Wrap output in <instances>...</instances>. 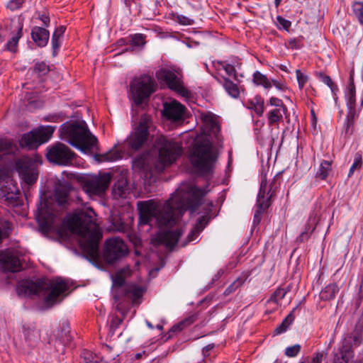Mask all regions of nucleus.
I'll return each mask as SVG.
<instances>
[{
	"instance_id": "nucleus-29",
	"label": "nucleus",
	"mask_w": 363,
	"mask_h": 363,
	"mask_svg": "<svg viewBox=\"0 0 363 363\" xmlns=\"http://www.w3.org/2000/svg\"><path fill=\"white\" fill-rule=\"evenodd\" d=\"M113 192L116 196L125 197L129 194V188L126 179H121L118 180L114 184Z\"/></svg>"
},
{
	"instance_id": "nucleus-30",
	"label": "nucleus",
	"mask_w": 363,
	"mask_h": 363,
	"mask_svg": "<svg viewBox=\"0 0 363 363\" xmlns=\"http://www.w3.org/2000/svg\"><path fill=\"white\" fill-rule=\"evenodd\" d=\"M223 86L226 92L233 98H238L240 95V90L236 84L230 81L228 78L224 77Z\"/></svg>"
},
{
	"instance_id": "nucleus-48",
	"label": "nucleus",
	"mask_w": 363,
	"mask_h": 363,
	"mask_svg": "<svg viewBox=\"0 0 363 363\" xmlns=\"http://www.w3.org/2000/svg\"><path fill=\"white\" fill-rule=\"evenodd\" d=\"M49 70L50 69L48 65L43 62H37L34 67V72L40 76L45 75Z\"/></svg>"
},
{
	"instance_id": "nucleus-27",
	"label": "nucleus",
	"mask_w": 363,
	"mask_h": 363,
	"mask_svg": "<svg viewBox=\"0 0 363 363\" xmlns=\"http://www.w3.org/2000/svg\"><path fill=\"white\" fill-rule=\"evenodd\" d=\"M248 108L252 109L258 116H262L264 111V101L260 96H256L247 103Z\"/></svg>"
},
{
	"instance_id": "nucleus-3",
	"label": "nucleus",
	"mask_w": 363,
	"mask_h": 363,
	"mask_svg": "<svg viewBox=\"0 0 363 363\" xmlns=\"http://www.w3.org/2000/svg\"><path fill=\"white\" fill-rule=\"evenodd\" d=\"M69 290L68 282L62 278L53 279H38L36 281L24 279L17 284L16 291L19 296H42L48 307H52L60 303L65 296V293Z\"/></svg>"
},
{
	"instance_id": "nucleus-46",
	"label": "nucleus",
	"mask_w": 363,
	"mask_h": 363,
	"mask_svg": "<svg viewBox=\"0 0 363 363\" xmlns=\"http://www.w3.org/2000/svg\"><path fill=\"white\" fill-rule=\"evenodd\" d=\"M362 166V157L359 153H356L354 155V162L352 164L349 173L348 177H351L356 169H361Z\"/></svg>"
},
{
	"instance_id": "nucleus-59",
	"label": "nucleus",
	"mask_w": 363,
	"mask_h": 363,
	"mask_svg": "<svg viewBox=\"0 0 363 363\" xmlns=\"http://www.w3.org/2000/svg\"><path fill=\"white\" fill-rule=\"evenodd\" d=\"M323 359V354L322 352H318L313 354V357L311 359V363H322Z\"/></svg>"
},
{
	"instance_id": "nucleus-47",
	"label": "nucleus",
	"mask_w": 363,
	"mask_h": 363,
	"mask_svg": "<svg viewBox=\"0 0 363 363\" xmlns=\"http://www.w3.org/2000/svg\"><path fill=\"white\" fill-rule=\"evenodd\" d=\"M99 357L89 351H84L81 357L80 363H98Z\"/></svg>"
},
{
	"instance_id": "nucleus-57",
	"label": "nucleus",
	"mask_w": 363,
	"mask_h": 363,
	"mask_svg": "<svg viewBox=\"0 0 363 363\" xmlns=\"http://www.w3.org/2000/svg\"><path fill=\"white\" fill-rule=\"evenodd\" d=\"M277 20L280 26H281L284 30H288L291 26V22L284 18L283 17L278 16L277 17Z\"/></svg>"
},
{
	"instance_id": "nucleus-50",
	"label": "nucleus",
	"mask_w": 363,
	"mask_h": 363,
	"mask_svg": "<svg viewBox=\"0 0 363 363\" xmlns=\"http://www.w3.org/2000/svg\"><path fill=\"white\" fill-rule=\"evenodd\" d=\"M301 349V347L298 344L294 345L288 347L285 350V355L289 357H294L298 354Z\"/></svg>"
},
{
	"instance_id": "nucleus-44",
	"label": "nucleus",
	"mask_w": 363,
	"mask_h": 363,
	"mask_svg": "<svg viewBox=\"0 0 363 363\" xmlns=\"http://www.w3.org/2000/svg\"><path fill=\"white\" fill-rule=\"evenodd\" d=\"M130 44L135 46L143 48L146 43V36L143 33H135L130 35Z\"/></svg>"
},
{
	"instance_id": "nucleus-21",
	"label": "nucleus",
	"mask_w": 363,
	"mask_h": 363,
	"mask_svg": "<svg viewBox=\"0 0 363 363\" xmlns=\"http://www.w3.org/2000/svg\"><path fill=\"white\" fill-rule=\"evenodd\" d=\"M204 131L206 135L215 138L217 143L222 142V136L220 134V125L217 121L211 116H206L203 118Z\"/></svg>"
},
{
	"instance_id": "nucleus-52",
	"label": "nucleus",
	"mask_w": 363,
	"mask_h": 363,
	"mask_svg": "<svg viewBox=\"0 0 363 363\" xmlns=\"http://www.w3.org/2000/svg\"><path fill=\"white\" fill-rule=\"evenodd\" d=\"M296 78L298 84V87L302 89L306 82H308V77L301 72L300 69L296 71Z\"/></svg>"
},
{
	"instance_id": "nucleus-63",
	"label": "nucleus",
	"mask_w": 363,
	"mask_h": 363,
	"mask_svg": "<svg viewBox=\"0 0 363 363\" xmlns=\"http://www.w3.org/2000/svg\"><path fill=\"white\" fill-rule=\"evenodd\" d=\"M272 85L273 84L275 87H277L279 90H284L285 89V85L284 83L280 82L277 80H272Z\"/></svg>"
},
{
	"instance_id": "nucleus-7",
	"label": "nucleus",
	"mask_w": 363,
	"mask_h": 363,
	"mask_svg": "<svg viewBox=\"0 0 363 363\" xmlns=\"http://www.w3.org/2000/svg\"><path fill=\"white\" fill-rule=\"evenodd\" d=\"M155 76L158 81L180 96L186 99L191 97V92L184 86L180 71L162 68L156 72Z\"/></svg>"
},
{
	"instance_id": "nucleus-5",
	"label": "nucleus",
	"mask_w": 363,
	"mask_h": 363,
	"mask_svg": "<svg viewBox=\"0 0 363 363\" xmlns=\"http://www.w3.org/2000/svg\"><path fill=\"white\" fill-rule=\"evenodd\" d=\"M218 154L209 141H201L192 148L189 160L196 172L201 175L211 174L217 161Z\"/></svg>"
},
{
	"instance_id": "nucleus-38",
	"label": "nucleus",
	"mask_w": 363,
	"mask_h": 363,
	"mask_svg": "<svg viewBox=\"0 0 363 363\" xmlns=\"http://www.w3.org/2000/svg\"><path fill=\"white\" fill-rule=\"evenodd\" d=\"M315 76L322 82L328 85L331 89L333 94L335 96L336 92L338 91L337 86L332 81L331 78L323 72H316Z\"/></svg>"
},
{
	"instance_id": "nucleus-62",
	"label": "nucleus",
	"mask_w": 363,
	"mask_h": 363,
	"mask_svg": "<svg viewBox=\"0 0 363 363\" xmlns=\"http://www.w3.org/2000/svg\"><path fill=\"white\" fill-rule=\"evenodd\" d=\"M289 45L292 49H298L300 48L298 45V40L296 38L290 39L289 40Z\"/></svg>"
},
{
	"instance_id": "nucleus-24",
	"label": "nucleus",
	"mask_w": 363,
	"mask_h": 363,
	"mask_svg": "<svg viewBox=\"0 0 363 363\" xmlns=\"http://www.w3.org/2000/svg\"><path fill=\"white\" fill-rule=\"evenodd\" d=\"M208 222V218H207L206 216H201L197 220L194 227L192 228V230L189 233V235L186 238V240L184 242V243L182 245L185 246L190 242L195 240L199 235L200 233L205 228Z\"/></svg>"
},
{
	"instance_id": "nucleus-12",
	"label": "nucleus",
	"mask_w": 363,
	"mask_h": 363,
	"mask_svg": "<svg viewBox=\"0 0 363 363\" xmlns=\"http://www.w3.org/2000/svg\"><path fill=\"white\" fill-rule=\"evenodd\" d=\"M274 183H272L269 186L266 177L262 179L260 188L257 199V210L254 215L253 223L255 225L259 223L262 219V215L271 205V199L274 194V189H273Z\"/></svg>"
},
{
	"instance_id": "nucleus-18",
	"label": "nucleus",
	"mask_w": 363,
	"mask_h": 363,
	"mask_svg": "<svg viewBox=\"0 0 363 363\" xmlns=\"http://www.w3.org/2000/svg\"><path fill=\"white\" fill-rule=\"evenodd\" d=\"M111 181V174L104 173L99 177H93L86 180L83 189L86 193L90 195H99L107 189Z\"/></svg>"
},
{
	"instance_id": "nucleus-1",
	"label": "nucleus",
	"mask_w": 363,
	"mask_h": 363,
	"mask_svg": "<svg viewBox=\"0 0 363 363\" xmlns=\"http://www.w3.org/2000/svg\"><path fill=\"white\" fill-rule=\"evenodd\" d=\"M205 194L204 189L187 185L179 189L162 206L153 199L138 201L140 223L150 224L155 218L161 229L171 228L178 223L186 211L195 212Z\"/></svg>"
},
{
	"instance_id": "nucleus-31",
	"label": "nucleus",
	"mask_w": 363,
	"mask_h": 363,
	"mask_svg": "<svg viewBox=\"0 0 363 363\" xmlns=\"http://www.w3.org/2000/svg\"><path fill=\"white\" fill-rule=\"evenodd\" d=\"M248 277L247 273H243L238 277L230 286H228L224 291V295L228 296L234 292L237 289L240 287L246 281Z\"/></svg>"
},
{
	"instance_id": "nucleus-34",
	"label": "nucleus",
	"mask_w": 363,
	"mask_h": 363,
	"mask_svg": "<svg viewBox=\"0 0 363 363\" xmlns=\"http://www.w3.org/2000/svg\"><path fill=\"white\" fill-rule=\"evenodd\" d=\"M253 82L256 85L264 86L265 89H270L272 87L271 81L266 75L262 74L259 71H256L253 74Z\"/></svg>"
},
{
	"instance_id": "nucleus-11",
	"label": "nucleus",
	"mask_w": 363,
	"mask_h": 363,
	"mask_svg": "<svg viewBox=\"0 0 363 363\" xmlns=\"http://www.w3.org/2000/svg\"><path fill=\"white\" fill-rule=\"evenodd\" d=\"M46 157L48 160L60 166H67L72 164L75 153L66 145L57 142L47 148Z\"/></svg>"
},
{
	"instance_id": "nucleus-15",
	"label": "nucleus",
	"mask_w": 363,
	"mask_h": 363,
	"mask_svg": "<svg viewBox=\"0 0 363 363\" xmlns=\"http://www.w3.org/2000/svg\"><path fill=\"white\" fill-rule=\"evenodd\" d=\"M16 170L22 180L28 185L35 183L38 177L37 164L28 157H23L16 161Z\"/></svg>"
},
{
	"instance_id": "nucleus-56",
	"label": "nucleus",
	"mask_w": 363,
	"mask_h": 363,
	"mask_svg": "<svg viewBox=\"0 0 363 363\" xmlns=\"http://www.w3.org/2000/svg\"><path fill=\"white\" fill-rule=\"evenodd\" d=\"M60 38L52 37V56L55 57L57 55L58 50L60 48Z\"/></svg>"
},
{
	"instance_id": "nucleus-42",
	"label": "nucleus",
	"mask_w": 363,
	"mask_h": 363,
	"mask_svg": "<svg viewBox=\"0 0 363 363\" xmlns=\"http://www.w3.org/2000/svg\"><path fill=\"white\" fill-rule=\"evenodd\" d=\"M315 228V227L313 225V223H311V218H310L306 224L304 231L297 238V241L302 242L307 240Z\"/></svg>"
},
{
	"instance_id": "nucleus-22",
	"label": "nucleus",
	"mask_w": 363,
	"mask_h": 363,
	"mask_svg": "<svg viewBox=\"0 0 363 363\" xmlns=\"http://www.w3.org/2000/svg\"><path fill=\"white\" fill-rule=\"evenodd\" d=\"M72 189L71 184L65 182L59 183L54 191V198L60 206H65L67 203L69 191Z\"/></svg>"
},
{
	"instance_id": "nucleus-36",
	"label": "nucleus",
	"mask_w": 363,
	"mask_h": 363,
	"mask_svg": "<svg viewBox=\"0 0 363 363\" xmlns=\"http://www.w3.org/2000/svg\"><path fill=\"white\" fill-rule=\"evenodd\" d=\"M294 309L283 320L282 323L275 329L274 333L279 335L285 332L289 326L294 322L295 316L294 315Z\"/></svg>"
},
{
	"instance_id": "nucleus-49",
	"label": "nucleus",
	"mask_w": 363,
	"mask_h": 363,
	"mask_svg": "<svg viewBox=\"0 0 363 363\" xmlns=\"http://www.w3.org/2000/svg\"><path fill=\"white\" fill-rule=\"evenodd\" d=\"M353 11L360 23L363 26V3L356 2L354 4Z\"/></svg>"
},
{
	"instance_id": "nucleus-39",
	"label": "nucleus",
	"mask_w": 363,
	"mask_h": 363,
	"mask_svg": "<svg viewBox=\"0 0 363 363\" xmlns=\"http://www.w3.org/2000/svg\"><path fill=\"white\" fill-rule=\"evenodd\" d=\"M331 171V162L323 160L320 166L318 171L316 172V177L322 180L325 179Z\"/></svg>"
},
{
	"instance_id": "nucleus-64",
	"label": "nucleus",
	"mask_w": 363,
	"mask_h": 363,
	"mask_svg": "<svg viewBox=\"0 0 363 363\" xmlns=\"http://www.w3.org/2000/svg\"><path fill=\"white\" fill-rule=\"evenodd\" d=\"M40 19L43 21L45 26H48L50 23V17L45 14H42Z\"/></svg>"
},
{
	"instance_id": "nucleus-43",
	"label": "nucleus",
	"mask_w": 363,
	"mask_h": 363,
	"mask_svg": "<svg viewBox=\"0 0 363 363\" xmlns=\"http://www.w3.org/2000/svg\"><path fill=\"white\" fill-rule=\"evenodd\" d=\"M12 143L6 140L0 139V161L3 157L12 152Z\"/></svg>"
},
{
	"instance_id": "nucleus-37",
	"label": "nucleus",
	"mask_w": 363,
	"mask_h": 363,
	"mask_svg": "<svg viewBox=\"0 0 363 363\" xmlns=\"http://www.w3.org/2000/svg\"><path fill=\"white\" fill-rule=\"evenodd\" d=\"M113 279V286L115 288L113 293L119 290V289L123 288L126 284H125V276L123 270L118 271L114 276L112 277Z\"/></svg>"
},
{
	"instance_id": "nucleus-55",
	"label": "nucleus",
	"mask_w": 363,
	"mask_h": 363,
	"mask_svg": "<svg viewBox=\"0 0 363 363\" xmlns=\"http://www.w3.org/2000/svg\"><path fill=\"white\" fill-rule=\"evenodd\" d=\"M24 3V0H10L7 4V7L12 11L21 8Z\"/></svg>"
},
{
	"instance_id": "nucleus-16",
	"label": "nucleus",
	"mask_w": 363,
	"mask_h": 363,
	"mask_svg": "<svg viewBox=\"0 0 363 363\" xmlns=\"http://www.w3.org/2000/svg\"><path fill=\"white\" fill-rule=\"evenodd\" d=\"M266 107L269 108L267 113V118L269 126L279 125V123L283 121V116L287 112V108L283 101L277 97H271L266 104Z\"/></svg>"
},
{
	"instance_id": "nucleus-53",
	"label": "nucleus",
	"mask_w": 363,
	"mask_h": 363,
	"mask_svg": "<svg viewBox=\"0 0 363 363\" xmlns=\"http://www.w3.org/2000/svg\"><path fill=\"white\" fill-rule=\"evenodd\" d=\"M286 291L284 289H277L272 295L271 300L274 302L281 300L286 296Z\"/></svg>"
},
{
	"instance_id": "nucleus-61",
	"label": "nucleus",
	"mask_w": 363,
	"mask_h": 363,
	"mask_svg": "<svg viewBox=\"0 0 363 363\" xmlns=\"http://www.w3.org/2000/svg\"><path fill=\"white\" fill-rule=\"evenodd\" d=\"M102 353H103V356H105V355H112L114 353H117L116 352H113V349L111 347L106 345H104L102 347Z\"/></svg>"
},
{
	"instance_id": "nucleus-4",
	"label": "nucleus",
	"mask_w": 363,
	"mask_h": 363,
	"mask_svg": "<svg viewBox=\"0 0 363 363\" xmlns=\"http://www.w3.org/2000/svg\"><path fill=\"white\" fill-rule=\"evenodd\" d=\"M60 137L83 152H88L97 147L98 140L82 122L65 123L60 128Z\"/></svg>"
},
{
	"instance_id": "nucleus-2",
	"label": "nucleus",
	"mask_w": 363,
	"mask_h": 363,
	"mask_svg": "<svg viewBox=\"0 0 363 363\" xmlns=\"http://www.w3.org/2000/svg\"><path fill=\"white\" fill-rule=\"evenodd\" d=\"M94 212L80 211L67 218V228L80 237L79 246L89 259L99 258V245L102 238V233L99 228L93 216Z\"/></svg>"
},
{
	"instance_id": "nucleus-35",
	"label": "nucleus",
	"mask_w": 363,
	"mask_h": 363,
	"mask_svg": "<svg viewBox=\"0 0 363 363\" xmlns=\"http://www.w3.org/2000/svg\"><path fill=\"white\" fill-rule=\"evenodd\" d=\"M347 93L346 95L347 105L350 110H354L355 106V86L353 80H351L347 86Z\"/></svg>"
},
{
	"instance_id": "nucleus-26",
	"label": "nucleus",
	"mask_w": 363,
	"mask_h": 363,
	"mask_svg": "<svg viewBox=\"0 0 363 363\" xmlns=\"http://www.w3.org/2000/svg\"><path fill=\"white\" fill-rule=\"evenodd\" d=\"M339 291L340 288L337 284H329L321 290L320 293V298L323 301L332 300L335 297Z\"/></svg>"
},
{
	"instance_id": "nucleus-41",
	"label": "nucleus",
	"mask_w": 363,
	"mask_h": 363,
	"mask_svg": "<svg viewBox=\"0 0 363 363\" xmlns=\"http://www.w3.org/2000/svg\"><path fill=\"white\" fill-rule=\"evenodd\" d=\"M112 225L114 230L121 233H125L130 228L129 225L125 223L121 217H114L112 219Z\"/></svg>"
},
{
	"instance_id": "nucleus-19",
	"label": "nucleus",
	"mask_w": 363,
	"mask_h": 363,
	"mask_svg": "<svg viewBox=\"0 0 363 363\" xmlns=\"http://www.w3.org/2000/svg\"><path fill=\"white\" fill-rule=\"evenodd\" d=\"M182 233L181 229L176 228L174 230H164L157 234L152 239L154 245H164L172 250L177 245Z\"/></svg>"
},
{
	"instance_id": "nucleus-40",
	"label": "nucleus",
	"mask_w": 363,
	"mask_h": 363,
	"mask_svg": "<svg viewBox=\"0 0 363 363\" xmlns=\"http://www.w3.org/2000/svg\"><path fill=\"white\" fill-rule=\"evenodd\" d=\"M11 230V223L5 219L0 218V242L3 239L9 236Z\"/></svg>"
},
{
	"instance_id": "nucleus-45",
	"label": "nucleus",
	"mask_w": 363,
	"mask_h": 363,
	"mask_svg": "<svg viewBox=\"0 0 363 363\" xmlns=\"http://www.w3.org/2000/svg\"><path fill=\"white\" fill-rule=\"evenodd\" d=\"M39 222L42 228L46 230H49L51 229L53 224V215L50 214L48 216V218H45V216L41 215L39 216Z\"/></svg>"
},
{
	"instance_id": "nucleus-20",
	"label": "nucleus",
	"mask_w": 363,
	"mask_h": 363,
	"mask_svg": "<svg viewBox=\"0 0 363 363\" xmlns=\"http://www.w3.org/2000/svg\"><path fill=\"white\" fill-rule=\"evenodd\" d=\"M185 107L177 101L164 104L162 115L167 120L177 122L183 119Z\"/></svg>"
},
{
	"instance_id": "nucleus-25",
	"label": "nucleus",
	"mask_w": 363,
	"mask_h": 363,
	"mask_svg": "<svg viewBox=\"0 0 363 363\" xmlns=\"http://www.w3.org/2000/svg\"><path fill=\"white\" fill-rule=\"evenodd\" d=\"M11 191L6 189H1L2 198L8 206H16L19 203V191L15 185H13Z\"/></svg>"
},
{
	"instance_id": "nucleus-6",
	"label": "nucleus",
	"mask_w": 363,
	"mask_h": 363,
	"mask_svg": "<svg viewBox=\"0 0 363 363\" xmlns=\"http://www.w3.org/2000/svg\"><path fill=\"white\" fill-rule=\"evenodd\" d=\"M155 143L159 150V162L164 167L171 165L182 153L181 144L165 136L158 137Z\"/></svg>"
},
{
	"instance_id": "nucleus-13",
	"label": "nucleus",
	"mask_w": 363,
	"mask_h": 363,
	"mask_svg": "<svg viewBox=\"0 0 363 363\" xmlns=\"http://www.w3.org/2000/svg\"><path fill=\"white\" fill-rule=\"evenodd\" d=\"M152 123L150 117L144 115L141 117L138 127L127 139L128 146L134 150H140L145 143L149 135V128Z\"/></svg>"
},
{
	"instance_id": "nucleus-51",
	"label": "nucleus",
	"mask_w": 363,
	"mask_h": 363,
	"mask_svg": "<svg viewBox=\"0 0 363 363\" xmlns=\"http://www.w3.org/2000/svg\"><path fill=\"white\" fill-rule=\"evenodd\" d=\"M218 64L223 67L228 76L236 77V70L233 65L225 62H218Z\"/></svg>"
},
{
	"instance_id": "nucleus-54",
	"label": "nucleus",
	"mask_w": 363,
	"mask_h": 363,
	"mask_svg": "<svg viewBox=\"0 0 363 363\" xmlns=\"http://www.w3.org/2000/svg\"><path fill=\"white\" fill-rule=\"evenodd\" d=\"M354 111V110H350V113L347 116L346 123L345 124L346 133H348L350 131V128L353 126Z\"/></svg>"
},
{
	"instance_id": "nucleus-8",
	"label": "nucleus",
	"mask_w": 363,
	"mask_h": 363,
	"mask_svg": "<svg viewBox=\"0 0 363 363\" xmlns=\"http://www.w3.org/2000/svg\"><path fill=\"white\" fill-rule=\"evenodd\" d=\"M156 89L155 79L148 75H143L130 83V91L136 105H141Z\"/></svg>"
},
{
	"instance_id": "nucleus-28",
	"label": "nucleus",
	"mask_w": 363,
	"mask_h": 363,
	"mask_svg": "<svg viewBox=\"0 0 363 363\" xmlns=\"http://www.w3.org/2000/svg\"><path fill=\"white\" fill-rule=\"evenodd\" d=\"M23 27V23L21 21H18V25L16 26L18 30L17 33L6 44V47L8 50L11 52L16 51L18 40L22 36Z\"/></svg>"
},
{
	"instance_id": "nucleus-60",
	"label": "nucleus",
	"mask_w": 363,
	"mask_h": 363,
	"mask_svg": "<svg viewBox=\"0 0 363 363\" xmlns=\"http://www.w3.org/2000/svg\"><path fill=\"white\" fill-rule=\"evenodd\" d=\"M65 31V26H60L55 30L54 33L52 34V37L60 38L62 37Z\"/></svg>"
},
{
	"instance_id": "nucleus-10",
	"label": "nucleus",
	"mask_w": 363,
	"mask_h": 363,
	"mask_svg": "<svg viewBox=\"0 0 363 363\" xmlns=\"http://www.w3.org/2000/svg\"><path fill=\"white\" fill-rule=\"evenodd\" d=\"M55 127L51 125L40 126L22 135L20 140L21 147L35 148L48 142L52 137Z\"/></svg>"
},
{
	"instance_id": "nucleus-14",
	"label": "nucleus",
	"mask_w": 363,
	"mask_h": 363,
	"mask_svg": "<svg viewBox=\"0 0 363 363\" xmlns=\"http://www.w3.org/2000/svg\"><path fill=\"white\" fill-rule=\"evenodd\" d=\"M21 251L10 247L0 251V266L4 272H18L23 269L21 257Z\"/></svg>"
},
{
	"instance_id": "nucleus-33",
	"label": "nucleus",
	"mask_w": 363,
	"mask_h": 363,
	"mask_svg": "<svg viewBox=\"0 0 363 363\" xmlns=\"http://www.w3.org/2000/svg\"><path fill=\"white\" fill-rule=\"evenodd\" d=\"M96 157L99 162H112L121 158V153L113 148L104 154L97 155Z\"/></svg>"
},
{
	"instance_id": "nucleus-32",
	"label": "nucleus",
	"mask_w": 363,
	"mask_h": 363,
	"mask_svg": "<svg viewBox=\"0 0 363 363\" xmlns=\"http://www.w3.org/2000/svg\"><path fill=\"white\" fill-rule=\"evenodd\" d=\"M198 319V315L197 314H193L182 322L179 323L178 324H176L173 325L170 330L171 332H181L185 328L189 326L193 323H194Z\"/></svg>"
},
{
	"instance_id": "nucleus-58",
	"label": "nucleus",
	"mask_w": 363,
	"mask_h": 363,
	"mask_svg": "<svg viewBox=\"0 0 363 363\" xmlns=\"http://www.w3.org/2000/svg\"><path fill=\"white\" fill-rule=\"evenodd\" d=\"M118 356V354L114 353L112 355H105L102 356L101 357H99L98 363H111V362L114 360Z\"/></svg>"
},
{
	"instance_id": "nucleus-17",
	"label": "nucleus",
	"mask_w": 363,
	"mask_h": 363,
	"mask_svg": "<svg viewBox=\"0 0 363 363\" xmlns=\"http://www.w3.org/2000/svg\"><path fill=\"white\" fill-rule=\"evenodd\" d=\"M143 294V289L141 287L133 284H126L123 288L119 289V290L113 294L115 301L118 303L116 308L118 311L121 310L122 301H131L134 303Z\"/></svg>"
},
{
	"instance_id": "nucleus-23",
	"label": "nucleus",
	"mask_w": 363,
	"mask_h": 363,
	"mask_svg": "<svg viewBox=\"0 0 363 363\" xmlns=\"http://www.w3.org/2000/svg\"><path fill=\"white\" fill-rule=\"evenodd\" d=\"M49 37V31L44 28L35 26L31 30V38L39 47H45L48 44Z\"/></svg>"
},
{
	"instance_id": "nucleus-9",
	"label": "nucleus",
	"mask_w": 363,
	"mask_h": 363,
	"mask_svg": "<svg viewBox=\"0 0 363 363\" xmlns=\"http://www.w3.org/2000/svg\"><path fill=\"white\" fill-rule=\"evenodd\" d=\"M128 254L125 242L118 237L106 239L104 242L103 256L108 264H113Z\"/></svg>"
}]
</instances>
